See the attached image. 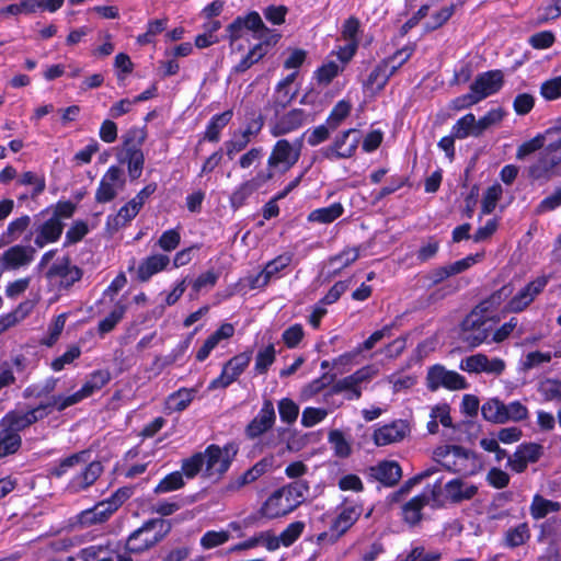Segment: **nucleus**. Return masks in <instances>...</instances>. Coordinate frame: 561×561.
<instances>
[{"label": "nucleus", "mask_w": 561, "mask_h": 561, "mask_svg": "<svg viewBox=\"0 0 561 561\" xmlns=\"http://www.w3.org/2000/svg\"><path fill=\"white\" fill-rule=\"evenodd\" d=\"M171 528L169 520L152 518L131 533L127 539L126 549L130 552H142L161 541Z\"/></svg>", "instance_id": "nucleus-1"}, {"label": "nucleus", "mask_w": 561, "mask_h": 561, "mask_svg": "<svg viewBox=\"0 0 561 561\" xmlns=\"http://www.w3.org/2000/svg\"><path fill=\"white\" fill-rule=\"evenodd\" d=\"M481 414L488 422L504 424L519 422L528 417V409L519 401L505 404L497 398L485 401L481 407Z\"/></svg>", "instance_id": "nucleus-2"}, {"label": "nucleus", "mask_w": 561, "mask_h": 561, "mask_svg": "<svg viewBox=\"0 0 561 561\" xmlns=\"http://www.w3.org/2000/svg\"><path fill=\"white\" fill-rule=\"evenodd\" d=\"M301 148L302 138L296 139L294 144H290L287 139H279L272 149L265 170H270L273 173L275 169L287 172L298 162Z\"/></svg>", "instance_id": "nucleus-3"}, {"label": "nucleus", "mask_w": 561, "mask_h": 561, "mask_svg": "<svg viewBox=\"0 0 561 561\" xmlns=\"http://www.w3.org/2000/svg\"><path fill=\"white\" fill-rule=\"evenodd\" d=\"M237 450L232 446L224 448L218 445H209L202 456L205 457L204 477L220 479L229 469Z\"/></svg>", "instance_id": "nucleus-4"}, {"label": "nucleus", "mask_w": 561, "mask_h": 561, "mask_svg": "<svg viewBox=\"0 0 561 561\" xmlns=\"http://www.w3.org/2000/svg\"><path fill=\"white\" fill-rule=\"evenodd\" d=\"M375 371L371 367H363L350 376L335 381L327 396L344 393L348 401L358 400L362 397V386L367 383L374 377Z\"/></svg>", "instance_id": "nucleus-5"}, {"label": "nucleus", "mask_w": 561, "mask_h": 561, "mask_svg": "<svg viewBox=\"0 0 561 561\" xmlns=\"http://www.w3.org/2000/svg\"><path fill=\"white\" fill-rule=\"evenodd\" d=\"M426 387L430 391H436L439 388L455 391L467 389L468 383L457 371L448 370L445 366L436 364L427 370Z\"/></svg>", "instance_id": "nucleus-6"}, {"label": "nucleus", "mask_w": 561, "mask_h": 561, "mask_svg": "<svg viewBox=\"0 0 561 561\" xmlns=\"http://www.w3.org/2000/svg\"><path fill=\"white\" fill-rule=\"evenodd\" d=\"M492 322L481 320L476 312H470L461 322V341L473 348L486 341L492 331Z\"/></svg>", "instance_id": "nucleus-7"}, {"label": "nucleus", "mask_w": 561, "mask_h": 561, "mask_svg": "<svg viewBox=\"0 0 561 561\" xmlns=\"http://www.w3.org/2000/svg\"><path fill=\"white\" fill-rule=\"evenodd\" d=\"M251 357L252 352H243L230 358L224 365L220 376L210 382L209 389L227 388L230 386L248 367Z\"/></svg>", "instance_id": "nucleus-8"}, {"label": "nucleus", "mask_w": 561, "mask_h": 561, "mask_svg": "<svg viewBox=\"0 0 561 561\" xmlns=\"http://www.w3.org/2000/svg\"><path fill=\"white\" fill-rule=\"evenodd\" d=\"M274 178L270 170H261L252 179L241 183L230 196V205L233 209H239L245 201L263 185Z\"/></svg>", "instance_id": "nucleus-9"}, {"label": "nucleus", "mask_w": 561, "mask_h": 561, "mask_svg": "<svg viewBox=\"0 0 561 561\" xmlns=\"http://www.w3.org/2000/svg\"><path fill=\"white\" fill-rule=\"evenodd\" d=\"M98 388L94 387V383L89 379L85 381V383L82 386L80 390L75 392L71 396L62 397V396H54L49 398L46 402L41 401L37 404V412L38 411H46L47 413L57 410V411H64L68 407H71L81 400L90 397L93 394Z\"/></svg>", "instance_id": "nucleus-10"}, {"label": "nucleus", "mask_w": 561, "mask_h": 561, "mask_svg": "<svg viewBox=\"0 0 561 561\" xmlns=\"http://www.w3.org/2000/svg\"><path fill=\"white\" fill-rule=\"evenodd\" d=\"M548 284L547 276H540L522 288L506 305L505 310L520 312L526 309Z\"/></svg>", "instance_id": "nucleus-11"}, {"label": "nucleus", "mask_w": 561, "mask_h": 561, "mask_svg": "<svg viewBox=\"0 0 561 561\" xmlns=\"http://www.w3.org/2000/svg\"><path fill=\"white\" fill-rule=\"evenodd\" d=\"M528 175L535 181L543 182L561 176V160L545 149L540 158L529 167Z\"/></svg>", "instance_id": "nucleus-12"}, {"label": "nucleus", "mask_w": 561, "mask_h": 561, "mask_svg": "<svg viewBox=\"0 0 561 561\" xmlns=\"http://www.w3.org/2000/svg\"><path fill=\"white\" fill-rule=\"evenodd\" d=\"M47 279L59 287L69 288L82 277V271L70 265L67 259L53 264L46 272Z\"/></svg>", "instance_id": "nucleus-13"}, {"label": "nucleus", "mask_w": 561, "mask_h": 561, "mask_svg": "<svg viewBox=\"0 0 561 561\" xmlns=\"http://www.w3.org/2000/svg\"><path fill=\"white\" fill-rule=\"evenodd\" d=\"M125 184L123 171L118 167H111L103 175L100 185L95 192V201L98 203H107L113 201L116 195V186L122 188Z\"/></svg>", "instance_id": "nucleus-14"}, {"label": "nucleus", "mask_w": 561, "mask_h": 561, "mask_svg": "<svg viewBox=\"0 0 561 561\" xmlns=\"http://www.w3.org/2000/svg\"><path fill=\"white\" fill-rule=\"evenodd\" d=\"M276 415L273 402L265 400L259 414L247 425V437L250 439L260 437L273 427Z\"/></svg>", "instance_id": "nucleus-15"}, {"label": "nucleus", "mask_w": 561, "mask_h": 561, "mask_svg": "<svg viewBox=\"0 0 561 561\" xmlns=\"http://www.w3.org/2000/svg\"><path fill=\"white\" fill-rule=\"evenodd\" d=\"M291 259L293 255L290 253H284L270 261L257 275L248 277L250 288L257 289L265 287L273 276L290 264Z\"/></svg>", "instance_id": "nucleus-16"}, {"label": "nucleus", "mask_w": 561, "mask_h": 561, "mask_svg": "<svg viewBox=\"0 0 561 561\" xmlns=\"http://www.w3.org/2000/svg\"><path fill=\"white\" fill-rule=\"evenodd\" d=\"M463 453H456L450 460H444L440 466L453 472L465 477L472 476L477 470V455L474 451L462 447Z\"/></svg>", "instance_id": "nucleus-17"}, {"label": "nucleus", "mask_w": 561, "mask_h": 561, "mask_svg": "<svg viewBox=\"0 0 561 561\" xmlns=\"http://www.w3.org/2000/svg\"><path fill=\"white\" fill-rule=\"evenodd\" d=\"M446 499L453 504L472 500L478 494V486L461 478L448 481L444 486Z\"/></svg>", "instance_id": "nucleus-18"}, {"label": "nucleus", "mask_w": 561, "mask_h": 561, "mask_svg": "<svg viewBox=\"0 0 561 561\" xmlns=\"http://www.w3.org/2000/svg\"><path fill=\"white\" fill-rule=\"evenodd\" d=\"M409 431V424L403 420H398L376 430L374 433V442L377 446L393 444L402 440Z\"/></svg>", "instance_id": "nucleus-19"}, {"label": "nucleus", "mask_w": 561, "mask_h": 561, "mask_svg": "<svg viewBox=\"0 0 561 561\" xmlns=\"http://www.w3.org/2000/svg\"><path fill=\"white\" fill-rule=\"evenodd\" d=\"M504 83V76L501 70H490L480 73L473 83L470 85L471 90H476L478 94L483 95V100L496 93Z\"/></svg>", "instance_id": "nucleus-20"}, {"label": "nucleus", "mask_w": 561, "mask_h": 561, "mask_svg": "<svg viewBox=\"0 0 561 561\" xmlns=\"http://www.w3.org/2000/svg\"><path fill=\"white\" fill-rule=\"evenodd\" d=\"M305 121L306 113L304 110H291L276 121L271 129V133L275 137L289 134L301 127Z\"/></svg>", "instance_id": "nucleus-21"}, {"label": "nucleus", "mask_w": 561, "mask_h": 561, "mask_svg": "<svg viewBox=\"0 0 561 561\" xmlns=\"http://www.w3.org/2000/svg\"><path fill=\"white\" fill-rule=\"evenodd\" d=\"M263 27V21L255 11L250 12L247 16H238L227 26V33L230 42H234L242 37L243 31H255Z\"/></svg>", "instance_id": "nucleus-22"}, {"label": "nucleus", "mask_w": 561, "mask_h": 561, "mask_svg": "<svg viewBox=\"0 0 561 561\" xmlns=\"http://www.w3.org/2000/svg\"><path fill=\"white\" fill-rule=\"evenodd\" d=\"M273 465L272 458H263L257 461L253 467L248 469L244 473L239 476L238 478L231 480L227 485V490L236 491L241 489L242 486L250 484L256 481L261 476L268 471V469Z\"/></svg>", "instance_id": "nucleus-23"}, {"label": "nucleus", "mask_w": 561, "mask_h": 561, "mask_svg": "<svg viewBox=\"0 0 561 561\" xmlns=\"http://www.w3.org/2000/svg\"><path fill=\"white\" fill-rule=\"evenodd\" d=\"M370 474L383 485L393 486L400 481L402 470L398 462L385 460L371 467Z\"/></svg>", "instance_id": "nucleus-24"}, {"label": "nucleus", "mask_w": 561, "mask_h": 561, "mask_svg": "<svg viewBox=\"0 0 561 561\" xmlns=\"http://www.w3.org/2000/svg\"><path fill=\"white\" fill-rule=\"evenodd\" d=\"M294 507L285 501V495L275 491L263 504L260 514L268 519L278 518L293 512Z\"/></svg>", "instance_id": "nucleus-25"}, {"label": "nucleus", "mask_w": 561, "mask_h": 561, "mask_svg": "<svg viewBox=\"0 0 561 561\" xmlns=\"http://www.w3.org/2000/svg\"><path fill=\"white\" fill-rule=\"evenodd\" d=\"M33 253L31 247L14 245L2 254L1 262L8 270H15L31 263Z\"/></svg>", "instance_id": "nucleus-26"}, {"label": "nucleus", "mask_w": 561, "mask_h": 561, "mask_svg": "<svg viewBox=\"0 0 561 561\" xmlns=\"http://www.w3.org/2000/svg\"><path fill=\"white\" fill-rule=\"evenodd\" d=\"M430 503L427 493L412 497L402 506L403 520L410 526H416L423 518L422 510Z\"/></svg>", "instance_id": "nucleus-27"}, {"label": "nucleus", "mask_w": 561, "mask_h": 561, "mask_svg": "<svg viewBox=\"0 0 561 561\" xmlns=\"http://www.w3.org/2000/svg\"><path fill=\"white\" fill-rule=\"evenodd\" d=\"M35 422V409L28 410L27 412L22 411H11L7 413L0 421L2 426H5L12 433L22 432L24 428Z\"/></svg>", "instance_id": "nucleus-28"}, {"label": "nucleus", "mask_w": 561, "mask_h": 561, "mask_svg": "<svg viewBox=\"0 0 561 561\" xmlns=\"http://www.w3.org/2000/svg\"><path fill=\"white\" fill-rule=\"evenodd\" d=\"M170 260L163 254L148 256L138 266L137 276L140 282H147L152 275L164 270Z\"/></svg>", "instance_id": "nucleus-29"}, {"label": "nucleus", "mask_w": 561, "mask_h": 561, "mask_svg": "<svg viewBox=\"0 0 561 561\" xmlns=\"http://www.w3.org/2000/svg\"><path fill=\"white\" fill-rule=\"evenodd\" d=\"M278 493L285 495V501L289 502L294 510L305 502L309 494V484L305 480H296L278 490Z\"/></svg>", "instance_id": "nucleus-30"}, {"label": "nucleus", "mask_w": 561, "mask_h": 561, "mask_svg": "<svg viewBox=\"0 0 561 561\" xmlns=\"http://www.w3.org/2000/svg\"><path fill=\"white\" fill-rule=\"evenodd\" d=\"M21 445V435L12 433V431L0 423V459L16 454Z\"/></svg>", "instance_id": "nucleus-31"}, {"label": "nucleus", "mask_w": 561, "mask_h": 561, "mask_svg": "<svg viewBox=\"0 0 561 561\" xmlns=\"http://www.w3.org/2000/svg\"><path fill=\"white\" fill-rule=\"evenodd\" d=\"M358 514L355 508L347 507L344 508L337 517L334 519L331 530L335 533L334 536H331V541H335L339 537L347 531V529L357 520Z\"/></svg>", "instance_id": "nucleus-32"}, {"label": "nucleus", "mask_w": 561, "mask_h": 561, "mask_svg": "<svg viewBox=\"0 0 561 561\" xmlns=\"http://www.w3.org/2000/svg\"><path fill=\"white\" fill-rule=\"evenodd\" d=\"M344 208L341 203H334L329 207L312 210L308 220L310 222L331 224L343 215Z\"/></svg>", "instance_id": "nucleus-33"}, {"label": "nucleus", "mask_w": 561, "mask_h": 561, "mask_svg": "<svg viewBox=\"0 0 561 561\" xmlns=\"http://www.w3.org/2000/svg\"><path fill=\"white\" fill-rule=\"evenodd\" d=\"M530 538V529L527 523L518 524L506 530L504 535V545L508 548H517L526 543Z\"/></svg>", "instance_id": "nucleus-34"}, {"label": "nucleus", "mask_w": 561, "mask_h": 561, "mask_svg": "<svg viewBox=\"0 0 561 561\" xmlns=\"http://www.w3.org/2000/svg\"><path fill=\"white\" fill-rule=\"evenodd\" d=\"M232 115V110H227L221 114L215 115L207 126L205 139L211 142H217L219 140L221 129L228 125Z\"/></svg>", "instance_id": "nucleus-35"}, {"label": "nucleus", "mask_w": 561, "mask_h": 561, "mask_svg": "<svg viewBox=\"0 0 561 561\" xmlns=\"http://www.w3.org/2000/svg\"><path fill=\"white\" fill-rule=\"evenodd\" d=\"M103 471L100 461L90 462L85 469L73 479V486L83 490L92 485Z\"/></svg>", "instance_id": "nucleus-36"}, {"label": "nucleus", "mask_w": 561, "mask_h": 561, "mask_svg": "<svg viewBox=\"0 0 561 561\" xmlns=\"http://www.w3.org/2000/svg\"><path fill=\"white\" fill-rule=\"evenodd\" d=\"M560 510L561 504L559 502L547 500L539 494L534 496L530 505V514L535 519H541L549 513L559 512Z\"/></svg>", "instance_id": "nucleus-37"}, {"label": "nucleus", "mask_w": 561, "mask_h": 561, "mask_svg": "<svg viewBox=\"0 0 561 561\" xmlns=\"http://www.w3.org/2000/svg\"><path fill=\"white\" fill-rule=\"evenodd\" d=\"M125 157L122 162H127L128 175L131 180L140 178L145 164V157L141 149L124 151Z\"/></svg>", "instance_id": "nucleus-38"}, {"label": "nucleus", "mask_w": 561, "mask_h": 561, "mask_svg": "<svg viewBox=\"0 0 561 561\" xmlns=\"http://www.w3.org/2000/svg\"><path fill=\"white\" fill-rule=\"evenodd\" d=\"M62 228V222L57 217H51L42 226L41 236L37 238V247L56 241L60 237Z\"/></svg>", "instance_id": "nucleus-39"}, {"label": "nucleus", "mask_w": 561, "mask_h": 561, "mask_svg": "<svg viewBox=\"0 0 561 561\" xmlns=\"http://www.w3.org/2000/svg\"><path fill=\"white\" fill-rule=\"evenodd\" d=\"M545 139L547 141L545 149L561 160V118L556 122L554 126L546 130Z\"/></svg>", "instance_id": "nucleus-40"}, {"label": "nucleus", "mask_w": 561, "mask_h": 561, "mask_svg": "<svg viewBox=\"0 0 561 561\" xmlns=\"http://www.w3.org/2000/svg\"><path fill=\"white\" fill-rule=\"evenodd\" d=\"M476 126L477 119L473 114L469 113L456 122L453 126V135L457 139H465L470 135L474 136Z\"/></svg>", "instance_id": "nucleus-41"}, {"label": "nucleus", "mask_w": 561, "mask_h": 561, "mask_svg": "<svg viewBox=\"0 0 561 561\" xmlns=\"http://www.w3.org/2000/svg\"><path fill=\"white\" fill-rule=\"evenodd\" d=\"M33 304L31 301H26L23 304H20L19 307L0 318V327H3V332L18 323L19 321L23 320L32 310Z\"/></svg>", "instance_id": "nucleus-42"}, {"label": "nucleus", "mask_w": 561, "mask_h": 561, "mask_svg": "<svg viewBox=\"0 0 561 561\" xmlns=\"http://www.w3.org/2000/svg\"><path fill=\"white\" fill-rule=\"evenodd\" d=\"M146 137L147 133L144 128H130L123 136V151L141 149V146L146 140Z\"/></svg>", "instance_id": "nucleus-43"}, {"label": "nucleus", "mask_w": 561, "mask_h": 561, "mask_svg": "<svg viewBox=\"0 0 561 561\" xmlns=\"http://www.w3.org/2000/svg\"><path fill=\"white\" fill-rule=\"evenodd\" d=\"M267 50L263 48V44H256L241 60L234 66L236 73L247 71L252 65L256 64L266 55Z\"/></svg>", "instance_id": "nucleus-44"}, {"label": "nucleus", "mask_w": 561, "mask_h": 561, "mask_svg": "<svg viewBox=\"0 0 561 561\" xmlns=\"http://www.w3.org/2000/svg\"><path fill=\"white\" fill-rule=\"evenodd\" d=\"M126 311V306L118 302L107 317L99 323V332L105 334L111 332L116 324L123 319Z\"/></svg>", "instance_id": "nucleus-45"}, {"label": "nucleus", "mask_w": 561, "mask_h": 561, "mask_svg": "<svg viewBox=\"0 0 561 561\" xmlns=\"http://www.w3.org/2000/svg\"><path fill=\"white\" fill-rule=\"evenodd\" d=\"M358 257L359 252L356 248L345 249L340 254L332 256L329 261L330 265L336 266V268L333 271V274H337L341 270L354 263Z\"/></svg>", "instance_id": "nucleus-46"}, {"label": "nucleus", "mask_w": 561, "mask_h": 561, "mask_svg": "<svg viewBox=\"0 0 561 561\" xmlns=\"http://www.w3.org/2000/svg\"><path fill=\"white\" fill-rule=\"evenodd\" d=\"M414 51V48L411 46H405L399 50H397L391 57L383 60L385 64H389V71L385 75L386 76H393L396 71L405 64L410 57L412 56Z\"/></svg>", "instance_id": "nucleus-47"}, {"label": "nucleus", "mask_w": 561, "mask_h": 561, "mask_svg": "<svg viewBox=\"0 0 561 561\" xmlns=\"http://www.w3.org/2000/svg\"><path fill=\"white\" fill-rule=\"evenodd\" d=\"M503 116L504 112L501 108H493L489 111L484 116L477 121L474 137H479L492 125L500 123L503 119Z\"/></svg>", "instance_id": "nucleus-48"}, {"label": "nucleus", "mask_w": 561, "mask_h": 561, "mask_svg": "<svg viewBox=\"0 0 561 561\" xmlns=\"http://www.w3.org/2000/svg\"><path fill=\"white\" fill-rule=\"evenodd\" d=\"M329 442L332 444L334 453L337 457L345 458L351 455L352 448L345 439L343 433L339 430H332L329 433Z\"/></svg>", "instance_id": "nucleus-49"}, {"label": "nucleus", "mask_w": 561, "mask_h": 561, "mask_svg": "<svg viewBox=\"0 0 561 561\" xmlns=\"http://www.w3.org/2000/svg\"><path fill=\"white\" fill-rule=\"evenodd\" d=\"M90 456V453L88 450H82L80 453L73 454L67 458H65L60 465L56 468H53L49 471V476L60 477L62 476L66 470L70 467H73L78 463L85 462Z\"/></svg>", "instance_id": "nucleus-50"}, {"label": "nucleus", "mask_w": 561, "mask_h": 561, "mask_svg": "<svg viewBox=\"0 0 561 561\" xmlns=\"http://www.w3.org/2000/svg\"><path fill=\"white\" fill-rule=\"evenodd\" d=\"M351 112V104L346 101H340L330 113L327 124L332 130H335L341 123L348 116Z\"/></svg>", "instance_id": "nucleus-51"}, {"label": "nucleus", "mask_w": 561, "mask_h": 561, "mask_svg": "<svg viewBox=\"0 0 561 561\" xmlns=\"http://www.w3.org/2000/svg\"><path fill=\"white\" fill-rule=\"evenodd\" d=\"M184 485L183 476L181 472L175 471L163 478L154 489V493H167L179 490Z\"/></svg>", "instance_id": "nucleus-52"}, {"label": "nucleus", "mask_w": 561, "mask_h": 561, "mask_svg": "<svg viewBox=\"0 0 561 561\" xmlns=\"http://www.w3.org/2000/svg\"><path fill=\"white\" fill-rule=\"evenodd\" d=\"M139 210L140 209L131 201H129L126 205L121 207L117 215L113 217V226L115 228L125 226L137 216ZM108 225H111V220H108Z\"/></svg>", "instance_id": "nucleus-53"}, {"label": "nucleus", "mask_w": 561, "mask_h": 561, "mask_svg": "<svg viewBox=\"0 0 561 561\" xmlns=\"http://www.w3.org/2000/svg\"><path fill=\"white\" fill-rule=\"evenodd\" d=\"M539 392L546 401L561 402V381L557 379H546L539 385Z\"/></svg>", "instance_id": "nucleus-54"}, {"label": "nucleus", "mask_w": 561, "mask_h": 561, "mask_svg": "<svg viewBox=\"0 0 561 561\" xmlns=\"http://www.w3.org/2000/svg\"><path fill=\"white\" fill-rule=\"evenodd\" d=\"M278 412L280 420L285 423H294L299 414V407L289 398H284L278 402Z\"/></svg>", "instance_id": "nucleus-55"}, {"label": "nucleus", "mask_w": 561, "mask_h": 561, "mask_svg": "<svg viewBox=\"0 0 561 561\" xmlns=\"http://www.w3.org/2000/svg\"><path fill=\"white\" fill-rule=\"evenodd\" d=\"M89 232L88 224L83 220H76L65 236V245L80 242Z\"/></svg>", "instance_id": "nucleus-56"}, {"label": "nucleus", "mask_w": 561, "mask_h": 561, "mask_svg": "<svg viewBox=\"0 0 561 561\" xmlns=\"http://www.w3.org/2000/svg\"><path fill=\"white\" fill-rule=\"evenodd\" d=\"M275 354L276 352L273 344L267 345L256 354L255 369L259 374H265L267 371L268 367L275 360Z\"/></svg>", "instance_id": "nucleus-57"}, {"label": "nucleus", "mask_w": 561, "mask_h": 561, "mask_svg": "<svg viewBox=\"0 0 561 561\" xmlns=\"http://www.w3.org/2000/svg\"><path fill=\"white\" fill-rule=\"evenodd\" d=\"M205 457L202 453H196L192 457L186 458L182 462V470L187 478H194L197 473H204Z\"/></svg>", "instance_id": "nucleus-58"}, {"label": "nucleus", "mask_w": 561, "mask_h": 561, "mask_svg": "<svg viewBox=\"0 0 561 561\" xmlns=\"http://www.w3.org/2000/svg\"><path fill=\"white\" fill-rule=\"evenodd\" d=\"M359 142V137H355L351 142L347 145L345 150H339L334 145L325 147L321 150V153L327 159H333V158H350L354 154L357 146Z\"/></svg>", "instance_id": "nucleus-59"}, {"label": "nucleus", "mask_w": 561, "mask_h": 561, "mask_svg": "<svg viewBox=\"0 0 561 561\" xmlns=\"http://www.w3.org/2000/svg\"><path fill=\"white\" fill-rule=\"evenodd\" d=\"M488 364V357L484 354H476L466 357L460 363V369L469 373L484 371V366Z\"/></svg>", "instance_id": "nucleus-60"}, {"label": "nucleus", "mask_w": 561, "mask_h": 561, "mask_svg": "<svg viewBox=\"0 0 561 561\" xmlns=\"http://www.w3.org/2000/svg\"><path fill=\"white\" fill-rule=\"evenodd\" d=\"M540 94L549 101L561 98V76L545 81L540 87Z\"/></svg>", "instance_id": "nucleus-61"}, {"label": "nucleus", "mask_w": 561, "mask_h": 561, "mask_svg": "<svg viewBox=\"0 0 561 561\" xmlns=\"http://www.w3.org/2000/svg\"><path fill=\"white\" fill-rule=\"evenodd\" d=\"M230 534L227 530L207 531L201 539V545L205 549H211L227 542Z\"/></svg>", "instance_id": "nucleus-62"}, {"label": "nucleus", "mask_w": 561, "mask_h": 561, "mask_svg": "<svg viewBox=\"0 0 561 561\" xmlns=\"http://www.w3.org/2000/svg\"><path fill=\"white\" fill-rule=\"evenodd\" d=\"M339 71V65L330 61L316 71V78L320 84L328 85L337 76Z\"/></svg>", "instance_id": "nucleus-63"}, {"label": "nucleus", "mask_w": 561, "mask_h": 561, "mask_svg": "<svg viewBox=\"0 0 561 561\" xmlns=\"http://www.w3.org/2000/svg\"><path fill=\"white\" fill-rule=\"evenodd\" d=\"M561 206V185L549 196L543 198L536 208L537 214L554 210Z\"/></svg>", "instance_id": "nucleus-64"}]
</instances>
